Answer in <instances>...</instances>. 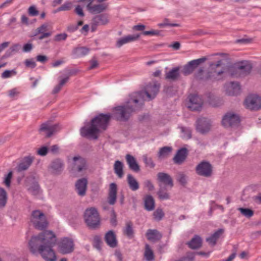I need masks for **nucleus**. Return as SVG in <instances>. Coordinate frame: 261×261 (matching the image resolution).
<instances>
[{"mask_svg": "<svg viewBox=\"0 0 261 261\" xmlns=\"http://www.w3.org/2000/svg\"><path fill=\"white\" fill-rule=\"evenodd\" d=\"M124 233L129 238H132L133 237L134 230L133 229V224L131 222H127L126 226L124 229Z\"/></svg>", "mask_w": 261, "mask_h": 261, "instance_id": "40", "label": "nucleus"}, {"mask_svg": "<svg viewBox=\"0 0 261 261\" xmlns=\"http://www.w3.org/2000/svg\"><path fill=\"white\" fill-rule=\"evenodd\" d=\"M188 151L186 148H181L178 150L173 159L174 163L178 165L181 164L186 159Z\"/></svg>", "mask_w": 261, "mask_h": 261, "instance_id": "20", "label": "nucleus"}, {"mask_svg": "<svg viewBox=\"0 0 261 261\" xmlns=\"http://www.w3.org/2000/svg\"><path fill=\"white\" fill-rule=\"evenodd\" d=\"M172 150V148L169 146H165L160 149L158 156L160 159L167 158Z\"/></svg>", "mask_w": 261, "mask_h": 261, "instance_id": "34", "label": "nucleus"}, {"mask_svg": "<svg viewBox=\"0 0 261 261\" xmlns=\"http://www.w3.org/2000/svg\"><path fill=\"white\" fill-rule=\"evenodd\" d=\"M240 91L239 84L236 82H230L226 85V92L228 95H237Z\"/></svg>", "mask_w": 261, "mask_h": 261, "instance_id": "23", "label": "nucleus"}, {"mask_svg": "<svg viewBox=\"0 0 261 261\" xmlns=\"http://www.w3.org/2000/svg\"><path fill=\"white\" fill-rule=\"evenodd\" d=\"M89 52V49L86 47H77L72 50V54L75 58L81 57L87 55Z\"/></svg>", "mask_w": 261, "mask_h": 261, "instance_id": "32", "label": "nucleus"}, {"mask_svg": "<svg viewBox=\"0 0 261 261\" xmlns=\"http://www.w3.org/2000/svg\"><path fill=\"white\" fill-rule=\"evenodd\" d=\"M144 257L147 261H152L154 259V254L148 244L145 245Z\"/></svg>", "mask_w": 261, "mask_h": 261, "instance_id": "37", "label": "nucleus"}, {"mask_svg": "<svg viewBox=\"0 0 261 261\" xmlns=\"http://www.w3.org/2000/svg\"><path fill=\"white\" fill-rule=\"evenodd\" d=\"M193 71L194 70L192 69V67H191L188 63L187 65L184 66L182 72L185 75H188L192 73Z\"/></svg>", "mask_w": 261, "mask_h": 261, "instance_id": "54", "label": "nucleus"}, {"mask_svg": "<svg viewBox=\"0 0 261 261\" xmlns=\"http://www.w3.org/2000/svg\"><path fill=\"white\" fill-rule=\"evenodd\" d=\"M111 115L100 114L91 119L90 122H85L81 128L80 134L83 137L90 139H97L101 129L106 130Z\"/></svg>", "mask_w": 261, "mask_h": 261, "instance_id": "3", "label": "nucleus"}, {"mask_svg": "<svg viewBox=\"0 0 261 261\" xmlns=\"http://www.w3.org/2000/svg\"><path fill=\"white\" fill-rule=\"evenodd\" d=\"M48 149L46 146H42L37 150V153L41 156H45L47 154Z\"/></svg>", "mask_w": 261, "mask_h": 261, "instance_id": "58", "label": "nucleus"}, {"mask_svg": "<svg viewBox=\"0 0 261 261\" xmlns=\"http://www.w3.org/2000/svg\"><path fill=\"white\" fill-rule=\"evenodd\" d=\"M74 247L73 241L69 238L62 239L58 244L59 251L64 254L72 252L74 250Z\"/></svg>", "mask_w": 261, "mask_h": 261, "instance_id": "7", "label": "nucleus"}, {"mask_svg": "<svg viewBox=\"0 0 261 261\" xmlns=\"http://www.w3.org/2000/svg\"><path fill=\"white\" fill-rule=\"evenodd\" d=\"M153 218L156 221H160L164 217V213L161 208L156 209L153 213Z\"/></svg>", "mask_w": 261, "mask_h": 261, "instance_id": "43", "label": "nucleus"}, {"mask_svg": "<svg viewBox=\"0 0 261 261\" xmlns=\"http://www.w3.org/2000/svg\"><path fill=\"white\" fill-rule=\"evenodd\" d=\"M48 25L46 23H44L37 28L35 30L34 36H36L39 35V33H42L43 32H47L48 31Z\"/></svg>", "mask_w": 261, "mask_h": 261, "instance_id": "46", "label": "nucleus"}, {"mask_svg": "<svg viewBox=\"0 0 261 261\" xmlns=\"http://www.w3.org/2000/svg\"><path fill=\"white\" fill-rule=\"evenodd\" d=\"M245 107L251 110L261 109V97L256 94L248 95L244 101Z\"/></svg>", "mask_w": 261, "mask_h": 261, "instance_id": "6", "label": "nucleus"}, {"mask_svg": "<svg viewBox=\"0 0 261 261\" xmlns=\"http://www.w3.org/2000/svg\"><path fill=\"white\" fill-rule=\"evenodd\" d=\"M33 49V45L32 43H27L23 45L22 50L24 53L30 52Z\"/></svg>", "mask_w": 261, "mask_h": 261, "instance_id": "60", "label": "nucleus"}, {"mask_svg": "<svg viewBox=\"0 0 261 261\" xmlns=\"http://www.w3.org/2000/svg\"><path fill=\"white\" fill-rule=\"evenodd\" d=\"M182 133V138L184 139H189L191 138L192 130L190 127L184 126H179Z\"/></svg>", "mask_w": 261, "mask_h": 261, "instance_id": "39", "label": "nucleus"}, {"mask_svg": "<svg viewBox=\"0 0 261 261\" xmlns=\"http://www.w3.org/2000/svg\"><path fill=\"white\" fill-rule=\"evenodd\" d=\"M125 158L129 169L134 172H139L140 171V167L137 163L135 158L129 154H126Z\"/></svg>", "mask_w": 261, "mask_h": 261, "instance_id": "27", "label": "nucleus"}, {"mask_svg": "<svg viewBox=\"0 0 261 261\" xmlns=\"http://www.w3.org/2000/svg\"><path fill=\"white\" fill-rule=\"evenodd\" d=\"M180 76L179 67H176L172 68L165 74V79L171 81H175Z\"/></svg>", "mask_w": 261, "mask_h": 261, "instance_id": "28", "label": "nucleus"}, {"mask_svg": "<svg viewBox=\"0 0 261 261\" xmlns=\"http://www.w3.org/2000/svg\"><path fill=\"white\" fill-rule=\"evenodd\" d=\"M123 168V163L119 160L116 161L114 165V170L115 174L120 178H122L124 175Z\"/></svg>", "mask_w": 261, "mask_h": 261, "instance_id": "33", "label": "nucleus"}, {"mask_svg": "<svg viewBox=\"0 0 261 261\" xmlns=\"http://www.w3.org/2000/svg\"><path fill=\"white\" fill-rule=\"evenodd\" d=\"M36 60L43 63L47 61V57L45 55H39L36 57Z\"/></svg>", "mask_w": 261, "mask_h": 261, "instance_id": "63", "label": "nucleus"}, {"mask_svg": "<svg viewBox=\"0 0 261 261\" xmlns=\"http://www.w3.org/2000/svg\"><path fill=\"white\" fill-rule=\"evenodd\" d=\"M145 208L148 211H152L154 208V201L150 195H147L144 199Z\"/></svg>", "mask_w": 261, "mask_h": 261, "instance_id": "35", "label": "nucleus"}, {"mask_svg": "<svg viewBox=\"0 0 261 261\" xmlns=\"http://www.w3.org/2000/svg\"><path fill=\"white\" fill-rule=\"evenodd\" d=\"M117 192V185L114 183H111L110 185V189L108 194V202L111 205H114L116 201Z\"/></svg>", "mask_w": 261, "mask_h": 261, "instance_id": "22", "label": "nucleus"}, {"mask_svg": "<svg viewBox=\"0 0 261 261\" xmlns=\"http://www.w3.org/2000/svg\"><path fill=\"white\" fill-rule=\"evenodd\" d=\"M75 13L80 16L83 17L84 16V13L83 11L82 8L78 5L76 7L75 9Z\"/></svg>", "mask_w": 261, "mask_h": 261, "instance_id": "64", "label": "nucleus"}, {"mask_svg": "<svg viewBox=\"0 0 261 261\" xmlns=\"http://www.w3.org/2000/svg\"><path fill=\"white\" fill-rule=\"evenodd\" d=\"M28 12L29 14L31 16H36L38 14V11L36 9L35 7L34 6H32L29 7L28 9Z\"/></svg>", "mask_w": 261, "mask_h": 261, "instance_id": "59", "label": "nucleus"}, {"mask_svg": "<svg viewBox=\"0 0 261 261\" xmlns=\"http://www.w3.org/2000/svg\"><path fill=\"white\" fill-rule=\"evenodd\" d=\"M24 64L27 67L31 68H34L36 66V64L33 59L25 60Z\"/></svg>", "mask_w": 261, "mask_h": 261, "instance_id": "55", "label": "nucleus"}, {"mask_svg": "<svg viewBox=\"0 0 261 261\" xmlns=\"http://www.w3.org/2000/svg\"><path fill=\"white\" fill-rule=\"evenodd\" d=\"M51 32H43L42 33H39V35H40L38 38L39 40H42L44 38H48L50 37L51 35Z\"/></svg>", "mask_w": 261, "mask_h": 261, "instance_id": "61", "label": "nucleus"}, {"mask_svg": "<svg viewBox=\"0 0 261 261\" xmlns=\"http://www.w3.org/2000/svg\"><path fill=\"white\" fill-rule=\"evenodd\" d=\"M143 160L144 163L149 167L153 168L155 166V164L153 163L152 160L150 158H148L146 155L143 156Z\"/></svg>", "mask_w": 261, "mask_h": 261, "instance_id": "50", "label": "nucleus"}, {"mask_svg": "<svg viewBox=\"0 0 261 261\" xmlns=\"http://www.w3.org/2000/svg\"><path fill=\"white\" fill-rule=\"evenodd\" d=\"M161 31H159V30H151V31H143L142 32V34L143 35H151V36H153V35H159Z\"/></svg>", "mask_w": 261, "mask_h": 261, "instance_id": "57", "label": "nucleus"}, {"mask_svg": "<svg viewBox=\"0 0 261 261\" xmlns=\"http://www.w3.org/2000/svg\"><path fill=\"white\" fill-rule=\"evenodd\" d=\"M64 167L63 161L60 159L54 160L49 166L50 172L55 175H59L63 171Z\"/></svg>", "mask_w": 261, "mask_h": 261, "instance_id": "14", "label": "nucleus"}, {"mask_svg": "<svg viewBox=\"0 0 261 261\" xmlns=\"http://www.w3.org/2000/svg\"><path fill=\"white\" fill-rule=\"evenodd\" d=\"M239 116L233 113L229 112L226 113L223 117L222 123L226 127L238 125L240 123Z\"/></svg>", "mask_w": 261, "mask_h": 261, "instance_id": "9", "label": "nucleus"}, {"mask_svg": "<svg viewBox=\"0 0 261 261\" xmlns=\"http://www.w3.org/2000/svg\"><path fill=\"white\" fill-rule=\"evenodd\" d=\"M16 73H17V72L15 70H6L2 73L1 77L3 79H7V78L10 77L12 74L16 75Z\"/></svg>", "mask_w": 261, "mask_h": 261, "instance_id": "51", "label": "nucleus"}, {"mask_svg": "<svg viewBox=\"0 0 261 261\" xmlns=\"http://www.w3.org/2000/svg\"><path fill=\"white\" fill-rule=\"evenodd\" d=\"M140 34L129 35L119 39L116 42V46L120 47L124 44L136 41L140 37Z\"/></svg>", "mask_w": 261, "mask_h": 261, "instance_id": "21", "label": "nucleus"}, {"mask_svg": "<svg viewBox=\"0 0 261 261\" xmlns=\"http://www.w3.org/2000/svg\"><path fill=\"white\" fill-rule=\"evenodd\" d=\"M195 170L198 175L204 177H210L212 173V166L209 162L206 161H202L198 164Z\"/></svg>", "mask_w": 261, "mask_h": 261, "instance_id": "8", "label": "nucleus"}, {"mask_svg": "<svg viewBox=\"0 0 261 261\" xmlns=\"http://www.w3.org/2000/svg\"><path fill=\"white\" fill-rule=\"evenodd\" d=\"M146 236L147 239L152 242H156L162 238V234L156 229H149L147 230Z\"/></svg>", "mask_w": 261, "mask_h": 261, "instance_id": "25", "label": "nucleus"}, {"mask_svg": "<svg viewBox=\"0 0 261 261\" xmlns=\"http://www.w3.org/2000/svg\"><path fill=\"white\" fill-rule=\"evenodd\" d=\"M212 126L210 120L206 118H201L196 121V129L201 134H205L209 132Z\"/></svg>", "mask_w": 261, "mask_h": 261, "instance_id": "11", "label": "nucleus"}, {"mask_svg": "<svg viewBox=\"0 0 261 261\" xmlns=\"http://www.w3.org/2000/svg\"><path fill=\"white\" fill-rule=\"evenodd\" d=\"M160 86V84L157 82H152L146 85L144 91L130 94L125 105L118 106L114 109L116 119L120 121H127L133 112L141 109L144 101L151 100L156 97Z\"/></svg>", "mask_w": 261, "mask_h": 261, "instance_id": "1", "label": "nucleus"}, {"mask_svg": "<svg viewBox=\"0 0 261 261\" xmlns=\"http://www.w3.org/2000/svg\"><path fill=\"white\" fill-rule=\"evenodd\" d=\"M158 181L170 188L173 187V180L172 177L168 173L164 172H159L157 174Z\"/></svg>", "mask_w": 261, "mask_h": 261, "instance_id": "18", "label": "nucleus"}, {"mask_svg": "<svg viewBox=\"0 0 261 261\" xmlns=\"http://www.w3.org/2000/svg\"><path fill=\"white\" fill-rule=\"evenodd\" d=\"M189 102L188 107L192 111H200L202 108L203 101L201 98L196 94H192L189 96Z\"/></svg>", "mask_w": 261, "mask_h": 261, "instance_id": "10", "label": "nucleus"}, {"mask_svg": "<svg viewBox=\"0 0 261 261\" xmlns=\"http://www.w3.org/2000/svg\"><path fill=\"white\" fill-rule=\"evenodd\" d=\"M239 211L244 216L250 218L253 215V212L250 209L245 208H239Z\"/></svg>", "mask_w": 261, "mask_h": 261, "instance_id": "45", "label": "nucleus"}, {"mask_svg": "<svg viewBox=\"0 0 261 261\" xmlns=\"http://www.w3.org/2000/svg\"><path fill=\"white\" fill-rule=\"evenodd\" d=\"M13 172L10 171L8 174L5 176L4 183L7 187H9L11 185V180L12 177Z\"/></svg>", "mask_w": 261, "mask_h": 261, "instance_id": "53", "label": "nucleus"}, {"mask_svg": "<svg viewBox=\"0 0 261 261\" xmlns=\"http://www.w3.org/2000/svg\"><path fill=\"white\" fill-rule=\"evenodd\" d=\"M224 229L220 228L216 231L214 233L206 239V241L211 246H215L217 240L220 238L221 236L223 233Z\"/></svg>", "mask_w": 261, "mask_h": 261, "instance_id": "26", "label": "nucleus"}, {"mask_svg": "<svg viewBox=\"0 0 261 261\" xmlns=\"http://www.w3.org/2000/svg\"><path fill=\"white\" fill-rule=\"evenodd\" d=\"M67 38V34L66 33H61L57 34L54 37V40L57 42L65 41Z\"/></svg>", "mask_w": 261, "mask_h": 261, "instance_id": "52", "label": "nucleus"}, {"mask_svg": "<svg viewBox=\"0 0 261 261\" xmlns=\"http://www.w3.org/2000/svg\"><path fill=\"white\" fill-rule=\"evenodd\" d=\"M88 180L86 178L78 179L75 184V191L77 194L83 197L86 195L87 189Z\"/></svg>", "mask_w": 261, "mask_h": 261, "instance_id": "16", "label": "nucleus"}, {"mask_svg": "<svg viewBox=\"0 0 261 261\" xmlns=\"http://www.w3.org/2000/svg\"><path fill=\"white\" fill-rule=\"evenodd\" d=\"M73 161L74 167H75L79 172L86 169L87 162L86 160L80 156H74L73 158Z\"/></svg>", "mask_w": 261, "mask_h": 261, "instance_id": "24", "label": "nucleus"}, {"mask_svg": "<svg viewBox=\"0 0 261 261\" xmlns=\"http://www.w3.org/2000/svg\"><path fill=\"white\" fill-rule=\"evenodd\" d=\"M84 218L87 225L92 229L97 228L100 224V218L95 207L87 208L85 212Z\"/></svg>", "mask_w": 261, "mask_h": 261, "instance_id": "5", "label": "nucleus"}, {"mask_svg": "<svg viewBox=\"0 0 261 261\" xmlns=\"http://www.w3.org/2000/svg\"><path fill=\"white\" fill-rule=\"evenodd\" d=\"M59 130V126L58 124H51L47 122L42 124L40 125L39 131L40 132H45L47 137H51L54 134Z\"/></svg>", "mask_w": 261, "mask_h": 261, "instance_id": "15", "label": "nucleus"}, {"mask_svg": "<svg viewBox=\"0 0 261 261\" xmlns=\"http://www.w3.org/2000/svg\"><path fill=\"white\" fill-rule=\"evenodd\" d=\"M144 185L145 187H146L148 189V190L150 191L153 190L154 189V186L153 185L151 181L149 180H146L144 182Z\"/></svg>", "mask_w": 261, "mask_h": 261, "instance_id": "62", "label": "nucleus"}, {"mask_svg": "<svg viewBox=\"0 0 261 261\" xmlns=\"http://www.w3.org/2000/svg\"><path fill=\"white\" fill-rule=\"evenodd\" d=\"M57 237L51 230H45L33 236L29 245L31 251H38L46 261H56L57 257L53 248L56 244Z\"/></svg>", "mask_w": 261, "mask_h": 261, "instance_id": "2", "label": "nucleus"}, {"mask_svg": "<svg viewBox=\"0 0 261 261\" xmlns=\"http://www.w3.org/2000/svg\"><path fill=\"white\" fill-rule=\"evenodd\" d=\"M7 201V194L6 191L2 188H0V208L6 205Z\"/></svg>", "mask_w": 261, "mask_h": 261, "instance_id": "38", "label": "nucleus"}, {"mask_svg": "<svg viewBox=\"0 0 261 261\" xmlns=\"http://www.w3.org/2000/svg\"><path fill=\"white\" fill-rule=\"evenodd\" d=\"M102 241L101 238L98 236H95L93 238V246L97 250H101Z\"/></svg>", "mask_w": 261, "mask_h": 261, "instance_id": "44", "label": "nucleus"}, {"mask_svg": "<svg viewBox=\"0 0 261 261\" xmlns=\"http://www.w3.org/2000/svg\"><path fill=\"white\" fill-rule=\"evenodd\" d=\"M160 189L158 192V195L159 197L161 200H167L170 198V196L169 194L166 192L163 188L161 184L159 185Z\"/></svg>", "mask_w": 261, "mask_h": 261, "instance_id": "41", "label": "nucleus"}, {"mask_svg": "<svg viewBox=\"0 0 261 261\" xmlns=\"http://www.w3.org/2000/svg\"><path fill=\"white\" fill-rule=\"evenodd\" d=\"M187 244L192 249H196L200 248L202 245V239L198 235H195Z\"/></svg>", "mask_w": 261, "mask_h": 261, "instance_id": "29", "label": "nucleus"}, {"mask_svg": "<svg viewBox=\"0 0 261 261\" xmlns=\"http://www.w3.org/2000/svg\"><path fill=\"white\" fill-rule=\"evenodd\" d=\"M30 222L36 229L39 230L45 229L48 225L45 215L39 210H34L32 212Z\"/></svg>", "mask_w": 261, "mask_h": 261, "instance_id": "4", "label": "nucleus"}, {"mask_svg": "<svg viewBox=\"0 0 261 261\" xmlns=\"http://www.w3.org/2000/svg\"><path fill=\"white\" fill-rule=\"evenodd\" d=\"M94 0H87L88 4L87 5V10L93 14H99L105 11L108 4L107 3H100L98 4H93Z\"/></svg>", "mask_w": 261, "mask_h": 261, "instance_id": "12", "label": "nucleus"}, {"mask_svg": "<svg viewBox=\"0 0 261 261\" xmlns=\"http://www.w3.org/2000/svg\"><path fill=\"white\" fill-rule=\"evenodd\" d=\"M127 181L129 189L133 191H136L139 189V185L135 178L130 174L127 176Z\"/></svg>", "mask_w": 261, "mask_h": 261, "instance_id": "30", "label": "nucleus"}, {"mask_svg": "<svg viewBox=\"0 0 261 261\" xmlns=\"http://www.w3.org/2000/svg\"><path fill=\"white\" fill-rule=\"evenodd\" d=\"M105 240L107 245L110 247L115 248L117 247L118 242L116 236L113 230H109L106 233Z\"/></svg>", "mask_w": 261, "mask_h": 261, "instance_id": "19", "label": "nucleus"}, {"mask_svg": "<svg viewBox=\"0 0 261 261\" xmlns=\"http://www.w3.org/2000/svg\"><path fill=\"white\" fill-rule=\"evenodd\" d=\"M160 28H163L166 26H169L172 27H179L180 24L178 23H169V20L168 19H165L162 23H160L158 24Z\"/></svg>", "mask_w": 261, "mask_h": 261, "instance_id": "47", "label": "nucleus"}, {"mask_svg": "<svg viewBox=\"0 0 261 261\" xmlns=\"http://www.w3.org/2000/svg\"><path fill=\"white\" fill-rule=\"evenodd\" d=\"M206 60V58L203 57L198 59H195L190 61L188 64L192 67V69L194 70L199 65L204 62Z\"/></svg>", "mask_w": 261, "mask_h": 261, "instance_id": "42", "label": "nucleus"}, {"mask_svg": "<svg viewBox=\"0 0 261 261\" xmlns=\"http://www.w3.org/2000/svg\"><path fill=\"white\" fill-rule=\"evenodd\" d=\"M71 3L69 2H67L64 3L63 5L58 8L57 10V12L62 11H68L70 10L71 8Z\"/></svg>", "mask_w": 261, "mask_h": 261, "instance_id": "56", "label": "nucleus"}, {"mask_svg": "<svg viewBox=\"0 0 261 261\" xmlns=\"http://www.w3.org/2000/svg\"><path fill=\"white\" fill-rule=\"evenodd\" d=\"M238 69L240 73L243 75H247L251 71L252 66L248 62L243 61L239 65Z\"/></svg>", "mask_w": 261, "mask_h": 261, "instance_id": "31", "label": "nucleus"}, {"mask_svg": "<svg viewBox=\"0 0 261 261\" xmlns=\"http://www.w3.org/2000/svg\"><path fill=\"white\" fill-rule=\"evenodd\" d=\"M177 180L182 185H185L187 183V177L183 173L179 172L177 175Z\"/></svg>", "mask_w": 261, "mask_h": 261, "instance_id": "49", "label": "nucleus"}, {"mask_svg": "<svg viewBox=\"0 0 261 261\" xmlns=\"http://www.w3.org/2000/svg\"><path fill=\"white\" fill-rule=\"evenodd\" d=\"M109 22L108 16L106 14L96 15L94 17L91 22L92 31L94 32L96 27L99 25H105Z\"/></svg>", "mask_w": 261, "mask_h": 261, "instance_id": "13", "label": "nucleus"}, {"mask_svg": "<svg viewBox=\"0 0 261 261\" xmlns=\"http://www.w3.org/2000/svg\"><path fill=\"white\" fill-rule=\"evenodd\" d=\"M34 158L31 155L24 156L22 158L17 167L18 172H22L27 170L31 165Z\"/></svg>", "mask_w": 261, "mask_h": 261, "instance_id": "17", "label": "nucleus"}, {"mask_svg": "<svg viewBox=\"0 0 261 261\" xmlns=\"http://www.w3.org/2000/svg\"><path fill=\"white\" fill-rule=\"evenodd\" d=\"M207 102L213 107H217L221 104V100L218 97L215 96L213 94H208L207 95Z\"/></svg>", "mask_w": 261, "mask_h": 261, "instance_id": "36", "label": "nucleus"}, {"mask_svg": "<svg viewBox=\"0 0 261 261\" xmlns=\"http://www.w3.org/2000/svg\"><path fill=\"white\" fill-rule=\"evenodd\" d=\"M29 191L33 195H36L39 192V186L37 183H34L29 188Z\"/></svg>", "mask_w": 261, "mask_h": 261, "instance_id": "48", "label": "nucleus"}]
</instances>
